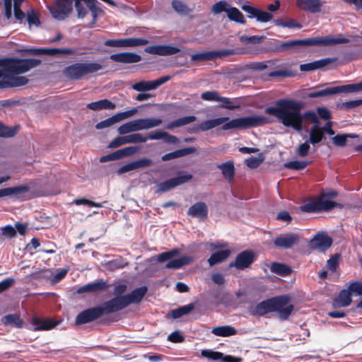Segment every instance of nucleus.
<instances>
[{
    "label": "nucleus",
    "mask_w": 362,
    "mask_h": 362,
    "mask_svg": "<svg viewBox=\"0 0 362 362\" xmlns=\"http://www.w3.org/2000/svg\"><path fill=\"white\" fill-rule=\"evenodd\" d=\"M144 296H115L103 304L87 309L76 317V325L90 322L100 317L119 311L130 304L139 303Z\"/></svg>",
    "instance_id": "nucleus-1"
},
{
    "label": "nucleus",
    "mask_w": 362,
    "mask_h": 362,
    "mask_svg": "<svg viewBox=\"0 0 362 362\" xmlns=\"http://www.w3.org/2000/svg\"><path fill=\"white\" fill-rule=\"evenodd\" d=\"M269 122V119L264 116H247L231 120H230L228 117H222L203 121L199 124L191 128L189 132L198 133L206 132L221 124V129L224 131L234 129H245L262 126Z\"/></svg>",
    "instance_id": "nucleus-2"
},
{
    "label": "nucleus",
    "mask_w": 362,
    "mask_h": 362,
    "mask_svg": "<svg viewBox=\"0 0 362 362\" xmlns=\"http://www.w3.org/2000/svg\"><path fill=\"white\" fill-rule=\"evenodd\" d=\"M303 103L290 99H280L276 102V107H268L265 112L276 117L287 127H292L300 132L302 130V117L300 111Z\"/></svg>",
    "instance_id": "nucleus-3"
},
{
    "label": "nucleus",
    "mask_w": 362,
    "mask_h": 362,
    "mask_svg": "<svg viewBox=\"0 0 362 362\" xmlns=\"http://www.w3.org/2000/svg\"><path fill=\"white\" fill-rule=\"evenodd\" d=\"M293 310L294 306L289 303V298L286 296H276L251 308L250 313L257 316L275 313L281 321H285L288 319Z\"/></svg>",
    "instance_id": "nucleus-4"
},
{
    "label": "nucleus",
    "mask_w": 362,
    "mask_h": 362,
    "mask_svg": "<svg viewBox=\"0 0 362 362\" xmlns=\"http://www.w3.org/2000/svg\"><path fill=\"white\" fill-rule=\"evenodd\" d=\"M348 42H349V40L340 34L337 37L326 36L325 37H312L284 42L279 46V49L296 50L299 46H331Z\"/></svg>",
    "instance_id": "nucleus-5"
},
{
    "label": "nucleus",
    "mask_w": 362,
    "mask_h": 362,
    "mask_svg": "<svg viewBox=\"0 0 362 362\" xmlns=\"http://www.w3.org/2000/svg\"><path fill=\"white\" fill-rule=\"evenodd\" d=\"M102 68V65L97 62L75 63L66 66L64 74L71 80H80L88 74L101 70Z\"/></svg>",
    "instance_id": "nucleus-6"
},
{
    "label": "nucleus",
    "mask_w": 362,
    "mask_h": 362,
    "mask_svg": "<svg viewBox=\"0 0 362 362\" xmlns=\"http://www.w3.org/2000/svg\"><path fill=\"white\" fill-rule=\"evenodd\" d=\"M37 63L36 60L0 59V77L9 73L24 72Z\"/></svg>",
    "instance_id": "nucleus-7"
},
{
    "label": "nucleus",
    "mask_w": 362,
    "mask_h": 362,
    "mask_svg": "<svg viewBox=\"0 0 362 362\" xmlns=\"http://www.w3.org/2000/svg\"><path fill=\"white\" fill-rule=\"evenodd\" d=\"M179 254L180 250L174 248L159 254L157 256V261L158 262H165L168 261L165 264V268L173 269L182 268L184 266L189 264L192 262L193 259L189 256H182L180 258L173 259V257H176Z\"/></svg>",
    "instance_id": "nucleus-8"
},
{
    "label": "nucleus",
    "mask_w": 362,
    "mask_h": 362,
    "mask_svg": "<svg viewBox=\"0 0 362 362\" xmlns=\"http://www.w3.org/2000/svg\"><path fill=\"white\" fill-rule=\"evenodd\" d=\"M359 91H362V81L357 83L330 87L320 90L310 92L308 95L309 98H315L342 93H356Z\"/></svg>",
    "instance_id": "nucleus-9"
},
{
    "label": "nucleus",
    "mask_w": 362,
    "mask_h": 362,
    "mask_svg": "<svg viewBox=\"0 0 362 362\" xmlns=\"http://www.w3.org/2000/svg\"><path fill=\"white\" fill-rule=\"evenodd\" d=\"M48 8L53 18L63 21L73 11V0H55L52 5L48 6Z\"/></svg>",
    "instance_id": "nucleus-10"
},
{
    "label": "nucleus",
    "mask_w": 362,
    "mask_h": 362,
    "mask_svg": "<svg viewBox=\"0 0 362 362\" xmlns=\"http://www.w3.org/2000/svg\"><path fill=\"white\" fill-rule=\"evenodd\" d=\"M8 59H20L19 58H16V57H8ZM24 59L25 60H36L38 62L37 64H36L34 66L30 67L28 70L24 71V73L28 71L29 70H30L33 68L37 67L42 62V61L39 59ZM23 74V72L19 73V74ZM11 75H18V74L9 73L8 74H4V76H2L1 78H4V79L8 78V80L3 81L0 82V88H7V87L21 86L25 85L28 82V78L25 76L10 77Z\"/></svg>",
    "instance_id": "nucleus-11"
},
{
    "label": "nucleus",
    "mask_w": 362,
    "mask_h": 362,
    "mask_svg": "<svg viewBox=\"0 0 362 362\" xmlns=\"http://www.w3.org/2000/svg\"><path fill=\"white\" fill-rule=\"evenodd\" d=\"M30 188L28 185H19L13 187H7L0 189V198L14 196L20 201H26L33 198L32 193L30 192Z\"/></svg>",
    "instance_id": "nucleus-12"
},
{
    "label": "nucleus",
    "mask_w": 362,
    "mask_h": 362,
    "mask_svg": "<svg viewBox=\"0 0 362 362\" xmlns=\"http://www.w3.org/2000/svg\"><path fill=\"white\" fill-rule=\"evenodd\" d=\"M256 259L255 252L251 250H246L240 252L234 262L230 263V267H235L238 270L248 268Z\"/></svg>",
    "instance_id": "nucleus-13"
},
{
    "label": "nucleus",
    "mask_w": 362,
    "mask_h": 362,
    "mask_svg": "<svg viewBox=\"0 0 362 362\" xmlns=\"http://www.w3.org/2000/svg\"><path fill=\"white\" fill-rule=\"evenodd\" d=\"M241 9L247 13L248 18H255L260 23H267L273 18V14L271 13L252 5L244 4L241 6Z\"/></svg>",
    "instance_id": "nucleus-14"
},
{
    "label": "nucleus",
    "mask_w": 362,
    "mask_h": 362,
    "mask_svg": "<svg viewBox=\"0 0 362 362\" xmlns=\"http://www.w3.org/2000/svg\"><path fill=\"white\" fill-rule=\"evenodd\" d=\"M332 238L324 232H318L309 242V247L313 250L325 252L332 245Z\"/></svg>",
    "instance_id": "nucleus-15"
},
{
    "label": "nucleus",
    "mask_w": 362,
    "mask_h": 362,
    "mask_svg": "<svg viewBox=\"0 0 362 362\" xmlns=\"http://www.w3.org/2000/svg\"><path fill=\"white\" fill-rule=\"evenodd\" d=\"M137 112L136 108H133L129 110H127L124 112H119L113 116L103 120L98 123L96 124L95 128L97 129H103L107 127H109L115 123H117L124 119L129 118L133 115H134Z\"/></svg>",
    "instance_id": "nucleus-16"
},
{
    "label": "nucleus",
    "mask_w": 362,
    "mask_h": 362,
    "mask_svg": "<svg viewBox=\"0 0 362 362\" xmlns=\"http://www.w3.org/2000/svg\"><path fill=\"white\" fill-rule=\"evenodd\" d=\"M171 78L170 76H164L155 81H141L132 86V88L139 92H144L156 89L159 86H162L165 83L170 81Z\"/></svg>",
    "instance_id": "nucleus-17"
},
{
    "label": "nucleus",
    "mask_w": 362,
    "mask_h": 362,
    "mask_svg": "<svg viewBox=\"0 0 362 362\" xmlns=\"http://www.w3.org/2000/svg\"><path fill=\"white\" fill-rule=\"evenodd\" d=\"M192 178V175L190 174L180 175L176 177L171 178L166 181L162 182L157 185V192L163 193L168 192L177 186L182 185Z\"/></svg>",
    "instance_id": "nucleus-18"
},
{
    "label": "nucleus",
    "mask_w": 362,
    "mask_h": 362,
    "mask_svg": "<svg viewBox=\"0 0 362 362\" xmlns=\"http://www.w3.org/2000/svg\"><path fill=\"white\" fill-rule=\"evenodd\" d=\"M300 237L296 233L281 234L274 240V245L279 248L289 249L299 242Z\"/></svg>",
    "instance_id": "nucleus-19"
},
{
    "label": "nucleus",
    "mask_w": 362,
    "mask_h": 362,
    "mask_svg": "<svg viewBox=\"0 0 362 362\" xmlns=\"http://www.w3.org/2000/svg\"><path fill=\"white\" fill-rule=\"evenodd\" d=\"M138 151V148L136 146H127L119 150L115 151L107 155L101 156L100 158V161L101 163H105L110 160H117L121 158L132 156L134 154Z\"/></svg>",
    "instance_id": "nucleus-20"
},
{
    "label": "nucleus",
    "mask_w": 362,
    "mask_h": 362,
    "mask_svg": "<svg viewBox=\"0 0 362 362\" xmlns=\"http://www.w3.org/2000/svg\"><path fill=\"white\" fill-rule=\"evenodd\" d=\"M110 286L107 281L100 279L81 286L76 291H74L73 294L103 291L106 290Z\"/></svg>",
    "instance_id": "nucleus-21"
},
{
    "label": "nucleus",
    "mask_w": 362,
    "mask_h": 362,
    "mask_svg": "<svg viewBox=\"0 0 362 362\" xmlns=\"http://www.w3.org/2000/svg\"><path fill=\"white\" fill-rule=\"evenodd\" d=\"M145 52L158 56H170L178 53L180 49L172 45H153L145 48Z\"/></svg>",
    "instance_id": "nucleus-22"
},
{
    "label": "nucleus",
    "mask_w": 362,
    "mask_h": 362,
    "mask_svg": "<svg viewBox=\"0 0 362 362\" xmlns=\"http://www.w3.org/2000/svg\"><path fill=\"white\" fill-rule=\"evenodd\" d=\"M110 59L115 62L133 64L139 62L141 60V57L134 52H122L111 54Z\"/></svg>",
    "instance_id": "nucleus-23"
},
{
    "label": "nucleus",
    "mask_w": 362,
    "mask_h": 362,
    "mask_svg": "<svg viewBox=\"0 0 362 362\" xmlns=\"http://www.w3.org/2000/svg\"><path fill=\"white\" fill-rule=\"evenodd\" d=\"M187 215L201 221L205 220L208 216V206L204 202H196L189 208Z\"/></svg>",
    "instance_id": "nucleus-24"
},
{
    "label": "nucleus",
    "mask_w": 362,
    "mask_h": 362,
    "mask_svg": "<svg viewBox=\"0 0 362 362\" xmlns=\"http://www.w3.org/2000/svg\"><path fill=\"white\" fill-rule=\"evenodd\" d=\"M322 5L321 0H296V6L300 9L313 13H319Z\"/></svg>",
    "instance_id": "nucleus-25"
},
{
    "label": "nucleus",
    "mask_w": 362,
    "mask_h": 362,
    "mask_svg": "<svg viewBox=\"0 0 362 362\" xmlns=\"http://www.w3.org/2000/svg\"><path fill=\"white\" fill-rule=\"evenodd\" d=\"M337 61V58H324L320 60H316L310 63L303 64L300 65V70L301 71H311L316 69L323 68L328 64L334 63Z\"/></svg>",
    "instance_id": "nucleus-26"
},
{
    "label": "nucleus",
    "mask_w": 362,
    "mask_h": 362,
    "mask_svg": "<svg viewBox=\"0 0 362 362\" xmlns=\"http://www.w3.org/2000/svg\"><path fill=\"white\" fill-rule=\"evenodd\" d=\"M135 131L148 129L160 125L163 120L160 118H144L133 120Z\"/></svg>",
    "instance_id": "nucleus-27"
},
{
    "label": "nucleus",
    "mask_w": 362,
    "mask_h": 362,
    "mask_svg": "<svg viewBox=\"0 0 362 362\" xmlns=\"http://www.w3.org/2000/svg\"><path fill=\"white\" fill-rule=\"evenodd\" d=\"M218 168L221 170L223 177L228 182H232L234 180L235 169L233 160H228L221 163Z\"/></svg>",
    "instance_id": "nucleus-28"
},
{
    "label": "nucleus",
    "mask_w": 362,
    "mask_h": 362,
    "mask_svg": "<svg viewBox=\"0 0 362 362\" xmlns=\"http://www.w3.org/2000/svg\"><path fill=\"white\" fill-rule=\"evenodd\" d=\"M60 321H54L52 320H43L37 317H34L32 320V324L35 326L33 330H49L55 327Z\"/></svg>",
    "instance_id": "nucleus-29"
},
{
    "label": "nucleus",
    "mask_w": 362,
    "mask_h": 362,
    "mask_svg": "<svg viewBox=\"0 0 362 362\" xmlns=\"http://www.w3.org/2000/svg\"><path fill=\"white\" fill-rule=\"evenodd\" d=\"M222 52L220 51H206L199 52L191 55L192 62H206L211 61L221 57Z\"/></svg>",
    "instance_id": "nucleus-30"
},
{
    "label": "nucleus",
    "mask_w": 362,
    "mask_h": 362,
    "mask_svg": "<svg viewBox=\"0 0 362 362\" xmlns=\"http://www.w3.org/2000/svg\"><path fill=\"white\" fill-rule=\"evenodd\" d=\"M197 149L195 147H187L176 150L175 151L166 153L161 157L162 160L166 161L174 158H180L191 153L197 152Z\"/></svg>",
    "instance_id": "nucleus-31"
},
{
    "label": "nucleus",
    "mask_w": 362,
    "mask_h": 362,
    "mask_svg": "<svg viewBox=\"0 0 362 362\" xmlns=\"http://www.w3.org/2000/svg\"><path fill=\"white\" fill-rule=\"evenodd\" d=\"M87 107L95 111L101 110H114L116 107V105L107 99H103L88 103L87 105Z\"/></svg>",
    "instance_id": "nucleus-32"
},
{
    "label": "nucleus",
    "mask_w": 362,
    "mask_h": 362,
    "mask_svg": "<svg viewBox=\"0 0 362 362\" xmlns=\"http://www.w3.org/2000/svg\"><path fill=\"white\" fill-rule=\"evenodd\" d=\"M230 254L231 251L230 250H219L214 252L208 259V263L211 267L221 263L227 259Z\"/></svg>",
    "instance_id": "nucleus-33"
},
{
    "label": "nucleus",
    "mask_w": 362,
    "mask_h": 362,
    "mask_svg": "<svg viewBox=\"0 0 362 362\" xmlns=\"http://www.w3.org/2000/svg\"><path fill=\"white\" fill-rule=\"evenodd\" d=\"M270 270L272 273L281 276H287L292 273V269L289 266L276 262L272 263Z\"/></svg>",
    "instance_id": "nucleus-34"
},
{
    "label": "nucleus",
    "mask_w": 362,
    "mask_h": 362,
    "mask_svg": "<svg viewBox=\"0 0 362 362\" xmlns=\"http://www.w3.org/2000/svg\"><path fill=\"white\" fill-rule=\"evenodd\" d=\"M211 332L218 337H230L236 334L237 330L232 326L224 325L214 327Z\"/></svg>",
    "instance_id": "nucleus-35"
},
{
    "label": "nucleus",
    "mask_w": 362,
    "mask_h": 362,
    "mask_svg": "<svg viewBox=\"0 0 362 362\" xmlns=\"http://www.w3.org/2000/svg\"><path fill=\"white\" fill-rule=\"evenodd\" d=\"M228 18L235 23L245 25L246 21L245 20L243 14L235 7H230L228 11H226Z\"/></svg>",
    "instance_id": "nucleus-36"
},
{
    "label": "nucleus",
    "mask_w": 362,
    "mask_h": 362,
    "mask_svg": "<svg viewBox=\"0 0 362 362\" xmlns=\"http://www.w3.org/2000/svg\"><path fill=\"white\" fill-rule=\"evenodd\" d=\"M196 119L197 117L194 115L182 117L170 122L167 125L166 128L170 129L175 127L185 126L186 124L194 122V121H196Z\"/></svg>",
    "instance_id": "nucleus-37"
},
{
    "label": "nucleus",
    "mask_w": 362,
    "mask_h": 362,
    "mask_svg": "<svg viewBox=\"0 0 362 362\" xmlns=\"http://www.w3.org/2000/svg\"><path fill=\"white\" fill-rule=\"evenodd\" d=\"M324 138L322 129L318 125H313L310 129L309 141L312 144L320 143Z\"/></svg>",
    "instance_id": "nucleus-38"
},
{
    "label": "nucleus",
    "mask_w": 362,
    "mask_h": 362,
    "mask_svg": "<svg viewBox=\"0 0 362 362\" xmlns=\"http://www.w3.org/2000/svg\"><path fill=\"white\" fill-rule=\"evenodd\" d=\"M148 40L142 38H125L121 39V47H132L146 45Z\"/></svg>",
    "instance_id": "nucleus-39"
},
{
    "label": "nucleus",
    "mask_w": 362,
    "mask_h": 362,
    "mask_svg": "<svg viewBox=\"0 0 362 362\" xmlns=\"http://www.w3.org/2000/svg\"><path fill=\"white\" fill-rule=\"evenodd\" d=\"M276 25L288 28H301L302 25L293 18H278L274 21Z\"/></svg>",
    "instance_id": "nucleus-40"
},
{
    "label": "nucleus",
    "mask_w": 362,
    "mask_h": 362,
    "mask_svg": "<svg viewBox=\"0 0 362 362\" xmlns=\"http://www.w3.org/2000/svg\"><path fill=\"white\" fill-rule=\"evenodd\" d=\"M1 322L6 325L20 328L23 326V321L20 317L15 314L7 315L2 317Z\"/></svg>",
    "instance_id": "nucleus-41"
},
{
    "label": "nucleus",
    "mask_w": 362,
    "mask_h": 362,
    "mask_svg": "<svg viewBox=\"0 0 362 362\" xmlns=\"http://www.w3.org/2000/svg\"><path fill=\"white\" fill-rule=\"evenodd\" d=\"M312 163V160H291L284 163V167L287 169L301 170L305 169Z\"/></svg>",
    "instance_id": "nucleus-42"
},
{
    "label": "nucleus",
    "mask_w": 362,
    "mask_h": 362,
    "mask_svg": "<svg viewBox=\"0 0 362 362\" xmlns=\"http://www.w3.org/2000/svg\"><path fill=\"white\" fill-rule=\"evenodd\" d=\"M362 294V282L354 281L346 288L339 291L338 294Z\"/></svg>",
    "instance_id": "nucleus-43"
},
{
    "label": "nucleus",
    "mask_w": 362,
    "mask_h": 362,
    "mask_svg": "<svg viewBox=\"0 0 362 362\" xmlns=\"http://www.w3.org/2000/svg\"><path fill=\"white\" fill-rule=\"evenodd\" d=\"M194 308V305L189 303L188 305L182 306L177 309L173 310L170 312V315L171 317H173V319H177L189 313Z\"/></svg>",
    "instance_id": "nucleus-44"
},
{
    "label": "nucleus",
    "mask_w": 362,
    "mask_h": 362,
    "mask_svg": "<svg viewBox=\"0 0 362 362\" xmlns=\"http://www.w3.org/2000/svg\"><path fill=\"white\" fill-rule=\"evenodd\" d=\"M74 49L71 48H43V54L54 56L59 54H74Z\"/></svg>",
    "instance_id": "nucleus-45"
},
{
    "label": "nucleus",
    "mask_w": 362,
    "mask_h": 362,
    "mask_svg": "<svg viewBox=\"0 0 362 362\" xmlns=\"http://www.w3.org/2000/svg\"><path fill=\"white\" fill-rule=\"evenodd\" d=\"M347 138H358V135L355 134H337L332 138L333 144L337 146H345L346 145Z\"/></svg>",
    "instance_id": "nucleus-46"
},
{
    "label": "nucleus",
    "mask_w": 362,
    "mask_h": 362,
    "mask_svg": "<svg viewBox=\"0 0 362 362\" xmlns=\"http://www.w3.org/2000/svg\"><path fill=\"white\" fill-rule=\"evenodd\" d=\"M351 296H337L332 302V306L335 308L346 307L351 303Z\"/></svg>",
    "instance_id": "nucleus-47"
},
{
    "label": "nucleus",
    "mask_w": 362,
    "mask_h": 362,
    "mask_svg": "<svg viewBox=\"0 0 362 362\" xmlns=\"http://www.w3.org/2000/svg\"><path fill=\"white\" fill-rule=\"evenodd\" d=\"M17 133L16 127H9L0 122V137H13Z\"/></svg>",
    "instance_id": "nucleus-48"
},
{
    "label": "nucleus",
    "mask_w": 362,
    "mask_h": 362,
    "mask_svg": "<svg viewBox=\"0 0 362 362\" xmlns=\"http://www.w3.org/2000/svg\"><path fill=\"white\" fill-rule=\"evenodd\" d=\"M318 205L320 211H328L334 209L337 206V202L323 198L318 201Z\"/></svg>",
    "instance_id": "nucleus-49"
},
{
    "label": "nucleus",
    "mask_w": 362,
    "mask_h": 362,
    "mask_svg": "<svg viewBox=\"0 0 362 362\" xmlns=\"http://www.w3.org/2000/svg\"><path fill=\"white\" fill-rule=\"evenodd\" d=\"M171 4L173 9L181 15H187L189 12L187 5L180 0H173Z\"/></svg>",
    "instance_id": "nucleus-50"
},
{
    "label": "nucleus",
    "mask_w": 362,
    "mask_h": 362,
    "mask_svg": "<svg viewBox=\"0 0 362 362\" xmlns=\"http://www.w3.org/2000/svg\"><path fill=\"white\" fill-rule=\"evenodd\" d=\"M127 262L122 257L117 258L107 263V267L110 270L114 271L118 269L124 268Z\"/></svg>",
    "instance_id": "nucleus-51"
},
{
    "label": "nucleus",
    "mask_w": 362,
    "mask_h": 362,
    "mask_svg": "<svg viewBox=\"0 0 362 362\" xmlns=\"http://www.w3.org/2000/svg\"><path fill=\"white\" fill-rule=\"evenodd\" d=\"M201 354L203 357H205L212 361L221 360L223 357V354L222 353L214 351L209 349L202 350Z\"/></svg>",
    "instance_id": "nucleus-52"
},
{
    "label": "nucleus",
    "mask_w": 362,
    "mask_h": 362,
    "mask_svg": "<svg viewBox=\"0 0 362 362\" xmlns=\"http://www.w3.org/2000/svg\"><path fill=\"white\" fill-rule=\"evenodd\" d=\"M300 210L306 213H314L320 211V208L317 202H310L300 206Z\"/></svg>",
    "instance_id": "nucleus-53"
},
{
    "label": "nucleus",
    "mask_w": 362,
    "mask_h": 362,
    "mask_svg": "<svg viewBox=\"0 0 362 362\" xmlns=\"http://www.w3.org/2000/svg\"><path fill=\"white\" fill-rule=\"evenodd\" d=\"M228 4L225 1H220L216 4H214L211 7V11L215 14H218L222 12H226V11H228Z\"/></svg>",
    "instance_id": "nucleus-54"
},
{
    "label": "nucleus",
    "mask_w": 362,
    "mask_h": 362,
    "mask_svg": "<svg viewBox=\"0 0 362 362\" xmlns=\"http://www.w3.org/2000/svg\"><path fill=\"white\" fill-rule=\"evenodd\" d=\"M201 98L206 101H217L218 102L221 99V96L217 91H205L202 93Z\"/></svg>",
    "instance_id": "nucleus-55"
},
{
    "label": "nucleus",
    "mask_w": 362,
    "mask_h": 362,
    "mask_svg": "<svg viewBox=\"0 0 362 362\" xmlns=\"http://www.w3.org/2000/svg\"><path fill=\"white\" fill-rule=\"evenodd\" d=\"M132 163L133 165L134 170H136L139 168L151 166L153 163V161L150 158H144L132 161Z\"/></svg>",
    "instance_id": "nucleus-56"
},
{
    "label": "nucleus",
    "mask_w": 362,
    "mask_h": 362,
    "mask_svg": "<svg viewBox=\"0 0 362 362\" xmlns=\"http://www.w3.org/2000/svg\"><path fill=\"white\" fill-rule=\"evenodd\" d=\"M264 159L262 157H250L245 159V163L247 166L251 169L258 168L263 162Z\"/></svg>",
    "instance_id": "nucleus-57"
},
{
    "label": "nucleus",
    "mask_w": 362,
    "mask_h": 362,
    "mask_svg": "<svg viewBox=\"0 0 362 362\" xmlns=\"http://www.w3.org/2000/svg\"><path fill=\"white\" fill-rule=\"evenodd\" d=\"M27 21L30 25H34L35 26H39L40 25L39 17L33 9L28 11Z\"/></svg>",
    "instance_id": "nucleus-58"
},
{
    "label": "nucleus",
    "mask_w": 362,
    "mask_h": 362,
    "mask_svg": "<svg viewBox=\"0 0 362 362\" xmlns=\"http://www.w3.org/2000/svg\"><path fill=\"white\" fill-rule=\"evenodd\" d=\"M127 138L128 139L127 141L129 144L143 143L147 141L146 136H143L139 133L129 134L127 136Z\"/></svg>",
    "instance_id": "nucleus-59"
},
{
    "label": "nucleus",
    "mask_w": 362,
    "mask_h": 362,
    "mask_svg": "<svg viewBox=\"0 0 362 362\" xmlns=\"http://www.w3.org/2000/svg\"><path fill=\"white\" fill-rule=\"evenodd\" d=\"M302 117V121L303 119H307L310 121L312 123L314 124V125H318L319 124V119L316 115V113L313 111H306L303 114H301Z\"/></svg>",
    "instance_id": "nucleus-60"
},
{
    "label": "nucleus",
    "mask_w": 362,
    "mask_h": 362,
    "mask_svg": "<svg viewBox=\"0 0 362 362\" xmlns=\"http://www.w3.org/2000/svg\"><path fill=\"white\" fill-rule=\"evenodd\" d=\"M340 255L335 254L332 256L327 262V267L328 269L332 272L336 271V269L339 266V260Z\"/></svg>",
    "instance_id": "nucleus-61"
},
{
    "label": "nucleus",
    "mask_w": 362,
    "mask_h": 362,
    "mask_svg": "<svg viewBox=\"0 0 362 362\" xmlns=\"http://www.w3.org/2000/svg\"><path fill=\"white\" fill-rule=\"evenodd\" d=\"M133 132H136L133 120L123 124L118 128V132L119 134H126Z\"/></svg>",
    "instance_id": "nucleus-62"
},
{
    "label": "nucleus",
    "mask_w": 362,
    "mask_h": 362,
    "mask_svg": "<svg viewBox=\"0 0 362 362\" xmlns=\"http://www.w3.org/2000/svg\"><path fill=\"white\" fill-rule=\"evenodd\" d=\"M2 235L8 238H13L16 235V230L11 225H6L1 228Z\"/></svg>",
    "instance_id": "nucleus-63"
},
{
    "label": "nucleus",
    "mask_w": 362,
    "mask_h": 362,
    "mask_svg": "<svg viewBox=\"0 0 362 362\" xmlns=\"http://www.w3.org/2000/svg\"><path fill=\"white\" fill-rule=\"evenodd\" d=\"M309 142L310 141H305L299 145V146L296 152L298 156L305 157L308 154L310 148Z\"/></svg>",
    "instance_id": "nucleus-64"
}]
</instances>
